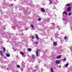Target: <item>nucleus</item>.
<instances>
[{"label":"nucleus","mask_w":72,"mask_h":72,"mask_svg":"<svg viewBox=\"0 0 72 72\" xmlns=\"http://www.w3.org/2000/svg\"><path fill=\"white\" fill-rule=\"evenodd\" d=\"M21 71L22 72H23V69L22 68H21Z\"/></svg>","instance_id":"obj_25"},{"label":"nucleus","mask_w":72,"mask_h":72,"mask_svg":"<svg viewBox=\"0 0 72 72\" xmlns=\"http://www.w3.org/2000/svg\"><path fill=\"white\" fill-rule=\"evenodd\" d=\"M67 41V39L66 40V41Z\"/></svg>","instance_id":"obj_54"},{"label":"nucleus","mask_w":72,"mask_h":72,"mask_svg":"<svg viewBox=\"0 0 72 72\" xmlns=\"http://www.w3.org/2000/svg\"><path fill=\"white\" fill-rule=\"evenodd\" d=\"M25 30H27V29H25Z\"/></svg>","instance_id":"obj_44"},{"label":"nucleus","mask_w":72,"mask_h":72,"mask_svg":"<svg viewBox=\"0 0 72 72\" xmlns=\"http://www.w3.org/2000/svg\"><path fill=\"white\" fill-rule=\"evenodd\" d=\"M11 6H13V4H11Z\"/></svg>","instance_id":"obj_41"},{"label":"nucleus","mask_w":72,"mask_h":72,"mask_svg":"<svg viewBox=\"0 0 72 72\" xmlns=\"http://www.w3.org/2000/svg\"><path fill=\"white\" fill-rule=\"evenodd\" d=\"M64 39H65V40H66V39H67V37L66 36H65V37H64Z\"/></svg>","instance_id":"obj_32"},{"label":"nucleus","mask_w":72,"mask_h":72,"mask_svg":"<svg viewBox=\"0 0 72 72\" xmlns=\"http://www.w3.org/2000/svg\"><path fill=\"white\" fill-rule=\"evenodd\" d=\"M36 70L35 69H33V72H36Z\"/></svg>","instance_id":"obj_34"},{"label":"nucleus","mask_w":72,"mask_h":72,"mask_svg":"<svg viewBox=\"0 0 72 72\" xmlns=\"http://www.w3.org/2000/svg\"><path fill=\"white\" fill-rule=\"evenodd\" d=\"M55 28H58V30H60V28H59V26H57V27H56L55 26Z\"/></svg>","instance_id":"obj_17"},{"label":"nucleus","mask_w":72,"mask_h":72,"mask_svg":"<svg viewBox=\"0 0 72 72\" xmlns=\"http://www.w3.org/2000/svg\"><path fill=\"white\" fill-rule=\"evenodd\" d=\"M51 24L52 25V26H55V24L54 23H51Z\"/></svg>","instance_id":"obj_24"},{"label":"nucleus","mask_w":72,"mask_h":72,"mask_svg":"<svg viewBox=\"0 0 72 72\" xmlns=\"http://www.w3.org/2000/svg\"><path fill=\"white\" fill-rule=\"evenodd\" d=\"M67 10L68 12H71V7H69L68 8Z\"/></svg>","instance_id":"obj_1"},{"label":"nucleus","mask_w":72,"mask_h":72,"mask_svg":"<svg viewBox=\"0 0 72 72\" xmlns=\"http://www.w3.org/2000/svg\"><path fill=\"white\" fill-rule=\"evenodd\" d=\"M6 51V50H5V48L4 47L3 48V51L4 53Z\"/></svg>","instance_id":"obj_14"},{"label":"nucleus","mask_w":72,"mask_h":72,"mask_svg":"<svg viewBox=\"0 0 72 72\" xmlns=\"http://www.w3.org/2000/svg\"><path fill=\"white\" fill-rule=\"evenodd\" d=\"M59 68H60V67H61V66H59Z\"/></svg>","instance_id":"obj_42"},{"label":"nucleus","mask_w":72,"mask_h":72,"mask_svg":"<svg viewBox=\"0 0 72 72\" xmlns=\"http://www.w3.org/2000/svg\"><path fill=\"white\" fill-rule=\"evenodd\" d=\"M17 67H18V68H19L20 67V66L18 65H17Z\"/></svg>","instance_id":"obj_31"},{"label":"nucleus","mask_w":72,"mask_h":72,"mask_svg":"<svg viewBox=\"0 0 72 72\" xmlns=\"http://www.w3.org/2000/svg\"><path fill=\"white\" fill-rule=\"evenodd\" d=\"M66 13H67V12H66V11H64L63 12L62 15H63V18H64V14H65Z\"/></svg>","instance_id":"obj_5"},{"label":"nucleus","mask_w":72,"mask_h":72,"mask_svg":"<svg viewBox=\"0 0 72 72\" xmlns=\"http://www.w3.org/2000/svg\"><path fill=\"white\" fill-rule=\"evenodd\" d=\"M20 53L21 54H22V55L23 57H26V55H24V53H23L22 52H20Z\"/></svg>","instance_id":"obj_3"},{"label":"nucleus","mask_w":72,"mask_h":72,"mask_svg":"<svg viewBox=\"0 0 72 72\" xmlns=\"http://www.w3.org/2000/svg\"><path fill=\"white\" fill-rule=\"evenodd\" d=\"M12 28L13 29H14V28L13 27V26H12Z\"/></svg>","instance_id":"obj_37"},{"label":"nucleus","mask_w":72,"mask_h":72,"mask_svg":"<svg viewBox=\"0 0 72 72\" xmlns=\"http://www.w3.org/2000/svg\"><path fill=\"white\" fill-rule=\"evenodd\" d=\"M31 27H32V28H33V27H34L33 25H31Z\"/></svg>","instance_id":"obj_26"},{"label":"nucleus","mask_w":72,"mask_h":72,"mask_svg":"<svg viewBox=\"0 0 72 72\" xmlns=\"http://www.w3.org/2000/svg\"><path fill=\"white\" fill-rule=\"evenodd\" d=\"M38 43V42H35V44H37Z\"/></svg>","instance_id":"obj_29"},{"label":"nucleus","mask_w":72,"mask_h":72,"mask_svg":"<svg viewBox=\"0 0 72 72\" xmlns=\"http://www.w3.org/2000/svg\"><path fill=\"white\" fill-rule=\"evenodd\" d=\"M70 5H71L70 4H69L68 3V4H66V6H70Z\"/></svg>","instance_id":"obj_21"},{"label":"nucleus","mask_w":72,"mask_h":72,"mask_svg":"<svg viewBox=\"0 0 72 72\" xmlns=\"http://www.w3.org/2000/svg\"><path fill=\"white\" fill-rule=\"evenodd\" d=\"M7 69H8V68H7Z\"/></svg>","instance_id":"obj_50"},{"label":"nucleus","mask_w":72,"mask_h":72,"mask_svg":"<svg viewBox=\"0 0 72 72\" xmlns=\"http://www.w3.org/2000/svg\"><path fill=\"white\" fill-rule=\"evenodd\" d=\"M70 25H71V24H71V23H70Z\"/></svg>","instance_id":"obj_47"},{"label":"nucleus","mask_w":72,"mask_h":72,"mask_svg":"<svg viewBox=\"0 0 72 72\" xmlns=\"http://www.w3.org/2000/svg\"><path fill=\"white\" fill-rule=\"evenodd\" d=\"M56 37H55V38H57V37H58V36H59V34L57 33L55 34V35Z\"/></svg>","instance_id":"obj_15"},{"label":"nucleus","mask_w":72,"mask_h":72,"mask_svg":"<svg viewBox=\"0 0 72 72\" xmlns=\"http://www.w3.org/2000/svg\"><path fill=\"white\" fill-rule=\"evenodd\" d=\"M52 3V2L51 1H50V4H51Z\"/></svg>","instance_id":"obj_35"},{"label":"nucleus","mask_w":72,"mask_h":72,"mask_svg":"<svg viewBox=\"0 0 72 72\" xmlns=\"http://www.w3.org/2000/svg\"><path fill=\"white\" fill-rule=\"evenodd\" d=\"M31 61L32 62H33V61H32V60H31Z\"/></svg>","instance_id":"obj_45"},{"label":"nucleus","mask_w":72,"mask_h":72,"mask_svg":"<svg viewBox=\"0 0 72 72\" xmlns=\"http://www.w3.org/2000/svg\"><path fill=\"white\" fill-rule=\"evenodd\" d=\"M31 48H28V51H31Z\"/></svg>","instance_id":"obj_27"},{"label":"nucleus","mask_w":72,"mask_h":72,"mask_svg":"<svg viewBox=\"0 0 72 72\" xmlns=\"http://www.w3.org/2000/svg\"><path fill=\"white\" fill-rule=\"evenodd\" d=\"M70 49L71 50V51L72 52V47L71 46Z\"/></svg>","instance_id":"obj_23"},{"label":"nucleus","mask_w":72,"mask_h":72,"mask_svg":"<svg viewBox=\"0 0 72 72\" xmlns=\"http://www.w3.org/2000/svg\"><path fill=\"white\" fill-rule=\"evenodd\" d=\"M66 60H67V59L65 57L63 59V62H66Z\"/></svg>","instance_id":"obj_11"},{"label":"nucleus","mask_w":72,"mask_h":72,"mask_svg":"<svg viewBox=\"0 0 72 72\" xmlns=\"http://www.w3.org/2000/svg\"><path fill=\"white\" fill-rule=\"evenodd\" d=\"M65 15H66V16H67V13H66V14H65Z\"/></svg>","instance_id":"obj_40"},{"label":"nucleus","mask_w":72,"mask_h":72,"mask_svg":"<svg viewBox=\"0 0 72 72\" xmlns=\"http://www.w3.org/2000/svg\"><path fill=\"white\" fill-rule=\"evenodd\" d=\"M71 15V13H69V14H68L69 16H70V15Z\"/></svg>","instance_id":"obj_28"},{"label":"nucleus","mask_w":72,"mask_h":72,"mask_svg":"<svg viewBox=\"0 0 72 72\" xmlns=\"http://www.w3.org/2000/svg\"><path fill=\"white\" fill-rule=\"evenodd\" d=\"M3 28H4V29H5V26H4Z\"/></svg>","instance_id":"obj_39"},{"label":"nucleus","mask_w":72,"mask_h":72,"mask_svg":"<svg viewBox=\"0 0 72 72\" xmlns=\"http://www.w3.org/2000/svg\"><path fill=\"white\" fill-rule=\"evenodd\" d=\"M53 45H55V46H56L57 45V42H53Z\"/></svg>","instance_id":"obj_10"},{"label":"nucleus","mask_w":72,"mask_h":72,"mask_svg":"<svg viewBox=\"0 0 72 72\" xmlns=\"http://www.w3.org/2000/svg\"><path fill=\"white\" fill-rule=\"evenodd\" d=\"M14 51H16V50H15L14 49Z\"/></svg>","instance_id":"obj_43"},{"label":"nucleus","mask_w":72,"mask_h":72,"mask_svg":"<svg viewBox=\"0 0 72 72\" xmlns=\"http://www.w3.org/2000/svg\"><path fill=\"white\" fill-rule=\"evenodd\" d=\"M51 72H53L54 71H53V69L52 68H51Z\"/></svg>","instance_id":"obj_20"},{"label":"nucleus","mask_w":72,"mask_h":72,"mask_svg":"<svg viewBox=\"0 0 72 72\" xmlns=\"http://www.w3.org/2000/svg\"><path fill=\"white\" fill-rule=\"evenodd\" d=\"M32 58H33V59H34V58H35V55H32Z\"/></svg>","instance_id":"obj_22"},{"label":"nucleus","mask_w":72,"mask_h":72,"mask_svg":"<svg viewBox=\"0 0 72 72\" xmlns=\"http://www.w3.org/2000/svg\"><path fill=\"white\" fill-rule=\"evenodd\" d=\"M41 18H39V19H38V21H40V20H41Z\"/></svg>","instance_id":"obj_30"},{"label":"nucleus","mask_w":72,"mask_h":72,"mask_svg":"<svg viewBox=\"0 0 72 72\" xmlns=\"http://www.w3.org/2000/svg\"><path fill=\"white\" fill-rule=\"evenodd\" d=\"M6 56L7 57H10V54H7L6 55Z\"/></svg>","instance_id":"obj_16"},{"label":"nucleus","mask_w":72,"mask_h":72,"mask_svg":"<svg viewBox=\"0 0 72 72\" xmlns=\"http://www.w3.org/2000/svg\"><path fill=\"white\" fill-rule=\"evenodd\" d=\"M45 67H46V65H45Z\"/></svg>","instance_id":"obj_46"},{"label":"nucleus","mask_w":72,"mask_h":72,"mask_svg":"<svg viewBox=\"0 0 72 72\" xmlns=\"http://www.w3.org/2000/svg\"><path fill=\"white\" fill-rule=\"evenodd\" d=\"M60 58H61V55H60L56 57V58H57V59H60Z\"/></svg>","instance_id":"obj_9"},{"label":"nucleus","mask_w":72,"mask_h":72,"mask_svg":"<svg viewBox=\"0 0 72 72\" xmlns=\"http://www.w3.org/2000/svg\"><path fill=\"white\" fill-rule=\"evenodd\" d=\"M56 63L57 64H59L60 63V61H59V60H57L56 61Z\"/></svg>","instance_id":"obj_4"},{"label":"nucleus","mask_w":72,"mask_h":72,"mask_svg":"<svg viewBox=\"0 0 72 72\" xmlns=\"http://www.w3.org/2000/svg\"><path fill=\"white\" fill-rule=\"evenodd\" d=\"M0 54H1V55H2V56H3V52H2V51H0Z\"/></svg>","instance_id":"obj_13"},{"label":"nucleus","mask_w":72,"mask_h":72,"mask_svg":"<svg viewBox=\"0 0 72 72\" xmlns=\"http://www.w3.org/2000/svg\"><path fill=\"white\" fill-rule=\"evenodd\" d=\"M38 51H36V55L37 57H38V55H39Z\"/></svg>","instance_id":"obj_12"},{"label":"nucleus","mask_w":72,"mask_h":72,"mask_svg":"<svg viewBox=\"0 0 72 72\" xmlns=\"http://www.w3.org/2000/svg\"><path fill=\"white\" fill-rule=\"evenodd\" d=\"M19 10L20 11L21 10H20V9H19Z\"/></svg>","instance_id":"obj_53"},{"label":"nucleus","mask_w":72,"mask_h":72,"mask_svg":"<svg viewBox=\"0 0 72 72\" xmlns=\"http://www.w3.org/2000/svg\"><path fill=\"white\" fill-rule=\"evenodd\" d=\"M53 27H51L52 30H53V29H54V28Z\"/></svg>","instance_id":"obj_38"},{"label":"nucleus","mask_w":72,"mask_h":72,"mask_svg":"<svg viewBox=\"0 0 72 72\" xmlns=\"http://www.w3.org/2000/svg\"><path fill=\"white\" fill-rule=\"evenodd\" d=\"M14 1H16V0H14Z\"/></svg>","instance_id":"obj_48"},{"label":"nucleus","mask_w":72,"mask_h":72,"mask_svg":"<svg viewBox=\"0 0 72 72\" xmlns=\"http://www.w3.org/2000/svg\"><path fill=\"white\" fill-rule=\"evenodd\" d=\"M41 10L42 11V12H45V10L44 8H41Z\"/></svg>","instance_id":"obj_8"},{"label":"nucleus","mask_w":72,"mask_h":72,"mask_svg":"<svg viewBox=\"0 0 72 72\" xmlns=\"http://www.w3.org/2000/svg\"><path fill=\"white\" fill-rule=\"evenodd\" d=\"M1 68H2L3 69H5V68H6V66H5L4 67H2Z\"/></svg>","instance_id":"obj_19"},{"label":"nucleus","mask_w":72,"mask_h":72,"mask_svg":"<svg viewBox=\"0 0 72 72\" xmlns=\"http://www.w3.org/2000/svg\"><path fill=\"white\" fill-rule=\"evenodd\" d=\"M49 1H51V0H49Z\"/></svg>","instance_id":"obj_51"},{"label":"nucleus","mask_w":72,"mask_h":72,"mask_svg":"<svg viewBox=\"0 0 72 72\" xmlns=\"http://www.w3.org/2000/svg\"><path fill=\"white\" fill-rule=\"evenodd\" d=\"M21 64L22 66L24 68V62H22V63H21Z\"/></svg>","instance_id":"obj_6"},{"label":"nucleus","mask_w":72,"mask_h":72,"mask_svg":"<svg viewBox=\"0 0 72 72\" xmlns=\"http://www.w3.org/2000/svg\"><path fill=\"white\" fill-rule=\"evenodd\" d=\"M35 68H38V66H36L35 67Z\"/></svg>","instance_id":"obj_36"},{"label":"nucleus","mask_w":72,"mask_h":72,"mask_svg":"<svg viewBox=\"0 0 72 72\" xmlns=\"http://www.w3.org/2000/svg\"><path fill=\"white\" fill-rule=\"evenodd\" d=\"M69 64H68V63L67 64L65 65V67H68V66Z\"/></svg>","instance_id":"obj_18"},{"label":"nucleus","mask_w":72,"mask_h":72,"mask_svg":"<svg viewBox=\"0 0 72 72\" xmlns=\"http://www.w3.org/2000/svg\"><path fill=\"white\" fill-rule=\"evenodd\" d=\"M32 39L33 40V39H34V37L32 36Z\"/></svg>","instance_id":"obj_33"},{"label":"nucleus","mask_w":72,"mask_h":72,"mask_svg":"<svg viewBox=\"0 0 72 72\" xmlns=\"http://www.w3.org/2000/svg\"><path fill=\"white\" fill-rule=\"evenodd\" d=\"M35 36L37 39V40H39V37H38V35L37 34H36Z\"/></svg>","instance_id":"obj_7"},{"label":"nucleus","mask_w":72,"mask_h":72,"mask_svg":"<svg viewBox=\"0 0 72 72\" xmlns=\"http://www.w3.org/2000/svg\"><path fill=\"white\" fill-rule=\"evenodd\" d=\"M63 19L64 22V24H67V23L68 22V20H65L64 19Z\"/></svg>","instance_id":"obj_2"},{"label":"nucleus","mask_w":72,"mask_h":72,"mask_svg":"<svg viewBox=\"0 0 72 72\" xmlns=\"http://www.w3.org/2000/svg\"><path fill=\"white\" fill-rule=\"evenodd\" d=\"M71 28H72V27H71Z\"/></svg>","instance_id":"obj_52"},{"label":"nucleus","mask_w":72,"mask_h":72,"mask_svg":"<svg viewBox=\"0 0 72 72\" xmlns=\"http://www.w3.org/2000/svg\"><path fill=\"white\" fill-rule=\"evenodd\" d=\"M1 63H4V62H1Z\"/></svg>","instance_id":"obj_49"}]
</instances>
